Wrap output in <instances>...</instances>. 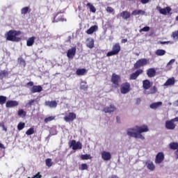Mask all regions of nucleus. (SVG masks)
Returning a JSON list of instances; mask_svg holds the SVG:
<instances>
[{
  "label": "nucleus",
  "instance_id": "obj_4",
  "mask_svg": "<svg viewBox=\"0 0 178 178\" xmlns=\"http://www.w3.org/2000/svg\"><path fill=\"white\" fill-rule=\"evenodd\" d=\"M174 122H178V117L170 120H167L165 122V129H167V130H175V129H176V124Z\"/></svg>",
  "mask_w": 178,
  "mask_h": 178
},
{
  "label": "nucleus",
  "instance_id": "obj_34",
  "mask_svg": "<svg viewBox=\"0 0 178 178\" xmlns=\"http://www.w3.org/2000/svg\"><path fill=\"white\" fill-rule=\"evenodd\" d=\"M81 159L82 161H88V159H92L91 154H82L81 155Z\"/></svg>",
  "mask_w": 178,
  "mask_h": 178
},
{
  "label": "nucleus",
  "instance_id": "obj_7",
  "mask_svg": "<svg viewBox=\"0 0 178 178\" xmlns=\"http://www.w3.org/2000/svg\"><path fill=\"white\" fill-rule=\"evenodd\" d=\"M122 81V79L120 78V76L113 74L111 76V83L113 84L114 88H118L119 83Z\"/></svg>",
  "mask_w": 178,
  "mask_h": 178
},
{
  "label": "nucleus",
  "instance_id": "obj_20",
  "mask_svg": "<svg viewBox=\"0 0 178 178\" xmlns=\"http://www.w3.org/2000/svg\"><path fill=\"white\" fill-rule=\"evenodd\" d=\"M147 75L148 77H155L156 76V70H155V68H149L147 70Z\"/></svg>",
  "mask_w": 178,
  "mask_h": 178
},
{
  "label": "nucleus",
  "instance_id": "obj_61",
  "mask_svg": "<svg viewBox=\"0 0 178 178\" xmlns=\"http://www.w3.org/2000/svg\"><path fill=\"white\" fill-rule=\"evenodd\" d=\"M176 156H177V159H178V149H177V151L175 152Z\"/></svg>",
  "mask_w": 178,
  "mask_h": 178
},
{
  "label": "nucleus",
  "instance_id": "obj_56",
  "mask_svg": "<svg viewBox=\"0 0 178 178\" xmlns=\"http://www.w3.org/2000/svg\"><path fill=\"white\" fill-rule=\"evenodd\" d=\"M34 177L35 178H42V175L40 174V172H38L35 175H34Z\"/></svg>",
  "mask_w": 178,
  "mask_h": 178
},
{
  "label": "nucleus",
  "instance_id": "obj_62",
  "mask_svg": "<svg viewBox=\"0 0 178 178\" xmlns=\"http://www.w3.org/2000/svg\"><path fill=\"white\" fill-rule=\"evenodd\" d=\"M0 148H3L5 149V146L3 145V144L0 143Z\"/></svg>",
  "mask_w": 178,
  "mask_h": 178
},
{
  "label": "nucleus",
  "instance_id": "obj_39",
  "mask_svg": "<svg viewBox=\"0 0 178 178\" xmlns=\"http://www.w3.org/2000/svg\"><path fill=\"white\" fill-rule=\"evenodd\" d=\"M6 99H8V98L6 96H0V105H3V104H6Z\"/></svg>",
  "mask_w": 178,
  "mask_h": 178
},
{
  "label": "nucleus",
  "instance_id": "obj_58",
  "mask_svg": "<svg viewBox=\"0 0 178 178\" xmlns=\"http://www.w3.org/2000/svg\"><path fill=\"white\" fill-rule=\"evenodd\" d=\"M116 120H117L118 123H120V117L117 116L116 117Z\"/></svg>",
  "mask_w": 178,
  "mask_h": 178
},
{
  "label": "nucleus",
  "instance_id": "obj_41",
  "mask_svg": "<svg viewBox=\"0 0 178 178\" xmlns=\"http://www.w3.org/2000/svg\"><path fill=\"white\" fill-rule=\"evenodd\" d=\"M26 126V124L24 122H20L17 125V129L18 130H23Z\"/></svg>",
  "mask_w": 178,
  "mask_h": 178
},
{
  "label": "nucleus",
  "instance_id": "obj_8",
  "mask_svg": "<svg viewBox=\"0 0 178 178\" xmlns=\"http://www.w3.org/2000/svg\"><path fill=\"white\" fill-rule=\"evenodd\" d=\"M121 94H127L130 92V83L128 82L124 83L120 87Z\"/></svg>",
  "mask_w": 178,
  "mask_h": 178
},
{
  "label": "nucleus",
  "instance_id": "obj_15",
  "mask_svg": "<svg viewBox=\"0 0 178 178\" xmlns=\"http://www.w3.org/2000/svg\"><path fill=\"white\" fill-rule=\"evenodd\" d=\"M60 13H57L56 16L54 17L52 23H58L59 22H66V19L63 17V15H60V17H58L59 16Z\"/></svg>",
  "mask_w": 178,
  "mask_h": 178
},
{
  "label": "nucleus",
  "instance_id": "obj_12",
  "mask_svg": "<svg viewBox=\"0 0 178 178\" xmlns=\"http://www.w3.org/2000/svg\"><path fill=\"white\" fill-rule=\"evenodd\" d=\"M165 159V154H163V152H159L156 155V159H155V163H162Z\"/></svg>",
  "mask_w": 178,
  "mask_h": 178
},
{
  "label": "nucleus",
  "instance_id": "obj_59",
  "mask_svg": "<svg viewBox=\"0 0 178 178\" xmlns=\"http://www.w3.org/2000/svg\"><path fill=\"white\" fill-rule=\"evenodd\" d=\"M121 42H122V44H124V43L127 42V39H122V40H121Z\"/></svg>",
  "mask_w": 178,
  "mask_h": 178
},
{
  "label": "nucleus",
  "instance_id": "obj_53",
  "mask_svg": "<svg viewBox=\"0 0 178 178\" xmlns=\"http://www.w3.org/2000/svg\"><path fill=\"white\" fill-rule=\"evenodd\" d=\"M139 15H141V16H144L145 15V11L143 10H138Z\"/></svg>",
  "mask_w": 178,
  "mask_h": 178
},
{
  "label": "nucleus",
  "instance_id": "obj_1",
  "mask_svg": "<svg viewBox=\"0 0 178 178\" xmlns=\"http://www.w3.org/2000/svg\"><path fill=\"white\" fill-rule=\"evenodd\" d=\"M136 131L135 128L128 129L127 131V136L129 137H134V138H140V140H145V138L141 134L142 133H147L149 129H148V126L142 125L141 127L136 126Z\"/></svg>",
  "mask_w": 178,
  "mask_h": 178
},
{
  "label": "nucleus",
  "instance_id": "obj_54",
  "mask_svg": "<svg viewBox=\"0 0 178 178\" xmlns=\"http://www.w3.org/2000/svg\"><path fill=\"white\" fill-rule=\"evenodd\" d=\"M26 86H28V87H33L34 86V82L30 81V82L26 83Z\"/></svg>",
  "mask_w": 178,
  "mask_h": 178
},
{
  "label": "nucleus",
  "instance_id": "obj_35",
  "mask_svg": "<svg viewBox=\"0 0 178 178\" xmlns=\"http://www.w3.org/2000/svg\"><path fill=\"white\" fill-rule=\"evenodd\" d=\"M18 116H20L22 118H26V115H27V113L24 111L23 109H20L17 112Z\"/></svg>",
  "mask_w": 178,
  "mask_h": 178
},
{
  "label": "nucleus",
  "instance_id": "obj_52",
  "mask_svg": "<svg viewBox=\"0 0 178 178\" xmlns=\"http://www.w3.org/2000/svg\"><path fill=\"white\" fill-rule=\"evenodd\" d=\"M160 44L164 45V44H173V42L171 41H165V42H160Z\"/></svg>",
  "mask_w": 178,
  "mask_h": 178
},
{
  "label": "nucleus",
  "instance_id": "obj_37",
  "mask_svg": "<svg viewBox=\"0 0 178 178\" xmlns=\"http://www.w3.org/2000/svg\"><path fill=\"white\" fill-rule=\"evenodd\" d=\"M45 164H46V166H48V168H51V166L54 165V162H52V159H47L45 160Z\"/></svg>",
  "mask_w": 178,
  "mask_h": 178
},
{
  "label": "nucleus",
  "instance_id": "obj_16",
  "mask_svg": "<svg viewBox=\"0 0 178 178\" xmlns=\"http://www.w3.org/2000/svg\"><path fill=\"white\" fill-rule=\"evenodd\" d=\"M19 105V102L15 100H8L6 104V108H13V106H17Z\"/></svg>",
  "mask_w": 178,
  "mask_h": 178
},
{
  "label": "nucleus",
  "instance_id": "obj_32",
  "mask_svg": "<svg viewBox=\"0 0 178 178\" xmlns=\"http://www.w3.org/2000/svg\"><path fill=\"white\" fill-rule=\"evenodd\" d=\"M155 54L157 55V56H163V55L166 54V51L163 49H157Z\"/></svg>",
  "mask_w": 178,
  "mask_h": 178
},
{
  "label": "nucleus",
  "instance_id": "obj_9",
  "mask_svg": "<svg viewBox=\"0 0 178 178\" xmlns=\"http://www.w3.org/2000/svg\"><path fill=\"white\" fill-rule=\"evenodd\" d=\"M143 73H144V70L142 69L137 70L135 72L130 74L129 80H137L138 76H140V74H143Z\"/></svg>",
  "mask_w": 178,
  "mask_h": 178
},
{
  "label": "nucleus",
  "instance_id": "obj_48",
  "mask_svg": "<svg viewBox=\"0 0 178 178\" xmlns=\"http://www.w3.org/2000/svg\"><path fill=\"white\" fill-rule=\"evenodd\" d=\"M35 102V100L31 99L29 101V102L26 104V106H32V105H34V103Z\"/></svg>",
  "mask_w": 178,
  "mask_h": 178
},
{
  "label": "nucleus",
  "instance_id": "obj_3",
  "mask_svg": "<svg viewBox=\"0 0 178 178\" xmlns=\"http://www.w3.org/2000/svg\"><path fill=\"white\" fill-rule=\"evenodd\" d=\"M120 52V44L115 43L113 45L112 51H108L106 54V56H114V55H118Z\"/></svg>",
  "mask_w": 178,
  "mask_h": 178
},
{
  "label": "nucleus",
  "instance_id": "obj_43",
  "mask_svg": "<svg viewBox=\"0 0 178 178\" xmlns=\"http://www.w3.org/2000/svg\"><path fill=\"white\" fill-rule=\"evenodd\" d=\"M52 120H55L54 116H49L44 118V123H48L49 122H52Z\"/></svg>",
  "mask_w": 178,
  "mask_h": 178
},
{
  "label": "nucleus",
  "instance_id": "obj_33",
  "mask_svg": "<svg viewBox=\"0 0 178 178\" xmlns=\"http://www.w3.org/2000/svg\"><path fill=\"white\" fill-rule=\"evenodd\" d=\"M169 147L170 149H173V150L178 149V143H175V142L170 143L169 145Z\"/></svg>",
  "mask_w": 178,
  "mask_h": 178
},
{
  "label": "nucleus",
  "instance_id": "obj_36",
  "mask_svg": "<svg viewBox=\"0 0 178 178\" xmlns=\"http://www.w3.org/2000/svg\"><path fill=\"white\" fill-rule=\"evenodd\" d=\"M80 88H81V90H83L84 91L88 90V85H87V82L82 81L81 83Z\"/></svg>",
  "mask_w": 178,
  "mask_h": 178
},
{
  "label": "nucleus",
  "instance_id": "obj_30",
  "mask_svg": "<svg viewBox=\"0 0 178 178\" xmlns=\"http://www.w3.org/2000/svg\"><path fill=\"white\" fill-rule=\"evenodd\" d=\"M159 106H162V102H155L150 104L151 109H157Z\"/></svg>",
  "mask_w": 178,
  "mask_h": 178
},
{
  "label": "nucleus",
  "instance_id": "obj_19",
  "mask_svg": "<svg viewBox=\"0 0 178 178\" xmlns=\"http://www.w3.org/2000/svg\"><path fill=\"white\" fill-rule=\"evenodd\" d=\"M44 105L49 108H56V106H58V103L56 101H47L44 102Z\"/></svg>",
  "mask_w": 178,
  "mask_h": 178
},
{
  "label": "nucleus",
  "instance_id": "obj_5",
  "mask_svg": "<svg viewBox=\"0 0 178 178\" xmlns=\"http://www.w3.org/2000/svg\"><path fill=\"white\" fill-rule=\"evenodd\" d=\"M148 59L147 58H140L136 61V63L134 65V69H140V67H143V66H145L148 65Z\"/></svg>",
  "mask_w": 178,
  "mask_h": 178
},
{
  "label": "nucleus",
  "instance_id": "obj_55",
  "mask_svg": "<svg viewBox=\"0 0 178 178\" xmlns=\"http://www.w3.org/2000/svg\"><path fill=\"white\" fill-rule=\"evenodd\" d=\"M140 2L143 5H145V3H148V2H149V0H140Z\"/></svg>",
  "mask_w": 178,
  "mask_h": 178
},
{
  "label": "nucleus",
  "instance_id": "obj_24",
  "mask_svg": "<svg viewBox=\"0 0 178 178\" xmlns=\"http://www.w3.org/2000/svg\"><path fill=\"white\" fill-rule=\"evenodd\" d=\"M35 41V36H32L29 38L26 41L27 47H33V45H34Z\"/></svg>",
  "mask_w": 178,
  "mask_h": 178
},
{
  "label": "nucleus",
  "instance_id": "obj_27",
  "mask_svg": "<svg viewBox=\"0 0 178 178\" xmlns=\"http://www.w3.org/2000/svg\"><path fill=\"white\" fill-rule=\"evenodd\" d=\"M98 30V26L94 25L92 26L89 29L86 31V33L88 34H93L94 32L97 31Z\"/></svg>",
  "mask_w": 178,
  "mask_h": 178
},
{
  "label": "nucleus",
  "instance_id": "obj_51",
  "mask_svg": "<svg viewBox=\"0 0 178 178\" xmlns=\"http://www.w3.org/2000/svg\"><path fill=\"white\" fill-rule=\"evenodd\" d=\"M131 15L133 16L138 15H139L138 10H134V11H132Z\"/></svg>",
  "mask_w": 178,
  "mask_h": 178
},
{
  "label": "nucleus",
  "instance_id": "obj_63",
  "mask_svg": "<svg viewBox=\"0 0 178 178\" xmlns=\"http://www.w3.org/2000/svg\"><path fill=\"white\" fill-rule=\"evenodd\" d=\"M68 39H69V40H71V39H72V36H69V37H68Z\"/></svg>",
  "mask_w": 178,
  "mask_h": 178
},
{
  "label": "nucleus",
  "instance_id": "obj_49",
  "mask_svg": "<svg viewBox=\"0 0 178 178\" xmlns=\"http://www.w3.org/2000/svg\"><path fill=\"white\" fill-rule=\"evenodd\" d=\"M113 8L112 7H107L106 8V12H108V13H113Z\"/></svg>",
  "mask_w": 178,
  "mask_h": 178
},
{
  "label": "nucleus",
  "instance_id": "obj_38",
  "mask_svg": "<svg viewBox=\"0 0 178 178\" xmlns=\"http://www.w3.org/2000/svg\"><path fill=\"white\" fill-rule=\"evenodd\" d=\"M18 62L21 66H23V67H26V60L23 59V58L19 57L18 58Z\"/></svg>",
  "mask_w": 178,
  "mask_h": 178
},
{
  "label": "nucleus",
  "instance_id": "obj_17",
  "mask_svg": "<svg viewBox=\"0 0 178 178\" xmlns=\"http://www.w3.org/2000/svg\"><path fill=\"white\" fill-rule=\"evenodd\" d=\"M86 47L88 48H90V49H92V48H94L95 44H94V39L93 38H88L86 39Z\"/></svg>",
  "mask_w": 178,
  "mask_h": 178
},
{
  "label": "nucleus",
  "instance_id": "obj_21",
  "mask_svg": "<svg viewBox=\"0 0 178 178\" xmlns=\"http://www.w3.org/2000/svg\"><path fill=\"white\" fill-rule=\"evenodd\" d=\"M172 8L170 6H167L165 8H159V13L161 15H166L168 13H170Z\"/></svg>",
  "mask_w": 178,
  "mask_h": 178
},
{
  "label": "nucleus",
  "instance_id": "obj_40",
  "mask_svg": "<svg viewBox=\"0 0 178 178\" xmlns=\"http://www.w3.org/2000/svg\"><path fill=\"white\" fill-rule=\"evenodd\" d=\"M26 136H31L32 134H34V128L31 127L29 128L26 131Z\"/></svg>",
  "mask_w": 178,
  "mask_h": 178
},
{
  "label": "nucleus",
  "instance_id": "obj_28",
  "mask_svg": "<svg viewBox=\"0 0 178 178\" xmlns=\"http://www.w3.org/2000/svg\"><path fill=\"white\" fill-rule=\"evenodd\" d=\"M86 73L87 70H86L85 68L78 69L76 71V74H77V76H84V74H86Z\"/></svg>",
  "mask_w": 178,
  "mask_h": 178
},
{
  "label": "nucleus",
  "instance_id": "obj_23",
  "mask_svg": "<svg viewBox=\"0 0 178 178\" xmlns=\"http://www.w3.org/2000/svg\"><path fill=\"white\" fill-rule=\"evenodd\" d=\"M120 16L124 20H127V19H130V16H131V15L130 14V13H129V11H122L120 13Z\"/></svg>",
  "mask_w": 178,
  "mask_h": 178
},
{
  "label": "nucleus",
  "instance_id": "obj_50",
  "mask_svg": "<svg viewBox=\"0 0 178 178\" xmlns=\"http://www.w3.org/2000/svg\"><path fill=\"white\" fill-rule=\"evenodd\" d=\"M172 37L178 40V33L177 31L172 32Z\"/></svg>",
  "mask_w": 178,
  "mask_h": 178
},
{
  "label": "nucleus",
  "instance_id": "obj_47",
  "mask_svg": "<svg viewBox=\"0 0 178 178\" xmlns=\"http://www.w3.org/2000/svg\"><path fill=\"white\" fill-rule=\"evenodd\" d=\"M29 7H24L23 8H22L21 10V13L22 15H26L27 13V12H29Z\"/></svg>",
  "mask_w": 178,
  "mask_h": 178
},
{
  "label": "nucleus",
  "instance_id": "obj_46",
  "mask_svg": "<svg viewBox=\"0 0 178 178\" xmlns=\"http://www.w3.org/2000/svg\"><path fill=\"white\" fill-rule=\"evenodd\" d=\"M81 167L79 168L80 170H87L88 169V165L87 163H82Z\"/></svg>",
  "mask_w": 178,
  "mask_h": 178
},
{
  "label": "nucleus",
  "instance_id": "obj_29",
  "mask_svg": "<svg viewBox=\"0 0 178 178\" xmlns=\"http://www.w3.org/2000/svg\"><path fill=\"white\" fill-rule=\"evenodd\" d=\"M175 81V77L169 78L166 82L164 83L165 86H174Z\"/></svg>",
  "mask_w": 178,
  "mask_h": 178
},
{
  "label": "nucleus",
  "instance_id": "obj_42",
  "mask_svg": "<svg viewBox=\"0 0 178 178\" xmlns=\"http://www.w3.org/2000/svg\"><path fill=\"white\" fill-rule=\"evenodd\" d=\"M158 91V88H156V86H153L149 92H147V94H155Z\"/></svg>",
  "mask_w": 178,
  "mask_h": 178
},
{
  "label": "nucleus",
  "instance_id": "obj_6",
  "mask_svg": "<svg viewBox=\"0 0 178 178\" xmlns=\"http://www.w3.org/2000/svg\"><path fill=\"white\" fill-rule=\"evenodd\" d=\"M70 148H72L74 151L76 149H81L83 148V144L80 141L76 142L75 140H72L68 143Z\"/></svg>",
  "mask_w": 178,
  "mask_h": 178
},
{
  "label": "nucleus",
  "instance_id": "obj_14",
  "mask_svg": "<svg viewBox=\"0 0 178 178\" xmlns=\"http://www.w3.org/2000/svg\"><path fill=\"white\" fill-rule=\"evenodd\" d=\"M102 158L103 161H111L112 159V154H111V152L103 151L102 152Z\"/></svg>",
  "mask_w": 178,
  "mask_h": 178
},
{
  "label": "nucleus",
  "instance_id": "obj_18",
  "mask_svg": "<svg viewBox=\"0 0 178 178\" xmlns=\"http://www.w3.org/2000/svg\"><path fill=\"white\" fill-rule=\"evenodd\" d=\"M42 91V86H33L31 88V92L32 94H35V92H41Z\"/></svg>",
  "mask_w": 178,
  "mask_h": 178
},
{
  "label": "nucleus",
  "instance_id": "obj_26",
  "mask_svg": "<svg viewBox=\"0 0 178 178\" xmlns=\"http://www.w3.org/2000/svg\"><path fill=\"white\" fill-rule=\"evenodd\" d=\"M8 76H9V72L6 70L0 71V80H3Z\"/></svg>",
  "mask_w": 178,
  "mask_h": 178
},
{
  "label": "nucleus",
  "instance_id": "obj_64",
  "mask_svg": "<svg viewBox=\"0 0 178 178\" xmlns=\"http://www.w3.org/2000/svg\"><path fill=\"white\" fill-rule=\"evenodd\" d=\"M176 103L177 104V106H178V99L176 101Z\"/></svg>",
  "mask_w": 178,
  "mask_h": 178
},
{
  "label": "nucleus",
  "instance_id": "obj_31",
  "mask_svg": "<svg viewBox=\"0 0 178 178\" xmlns=\"http://www.w3.org/2000/svg\"><path fill=\"white\" fill-rule=\"evenodd\" d=\"M86 6H88L90 8V12H92V13H95L97 12V8H95V6L91 4V3H88Z\"/></svg>",
  "mask_w": 178,
  "mask_h": 178
},
{
  "label": "nucleus",
  "instance_id": "obj_2",
  "mask_svg": "<svg viewBox=\"0 0 178 178\" xmlns=\"http://www.w3.org/2000/svg\"><path fill=\"white\" fill-rule=\"evenodd\" d=\"M21 34L22 31H20L10 30L6 35V40L13 42H19L22 40V38L17 37V35H20Z\"/></svg>",
  "mask_w": 178,
  "mask_h": 178
},
{
  "label": "nucleus",
  "instance_id": "obj_13",
  "mask_svg": "<svg viewBox=\"0 0 178 178\" xmlns=\"http://www.w3.org/2000/svg\"><path fill=\"white\" fill-rule=\"evenodd\" d=\"M76 47H72L67 50V56L69 59H73L76 56Z\"/></svg>",
  "mask_w": 178,
  "mask_h": 178
},
{
  "label": "nucleus",
  "instance_id": "obj_57",
  "mask_svg": "<svg viewBox=\"0 0 178 178\" xmlns=\"http://www.w3.org/2000/svg\"><path fill=\"white\" fill-rule=\"evenodd\" d=\"M128 2H132V3H136L137 0H126Z\"/></svg>",
  "mask_w": 178,
  "mask_h": 178
},
{
  "label": "nucleus",
  "instance_id": "obj_60",
  "mask_svg": "<svg viewBox=\"0 0 178 178\" xmlns=\"http://www.w3.org/2000/svg\"><path fill=\"white\" fill-rule=\"evenodd\" d=\"M140 102H141V99L140 98H138L136 99V104H140Z\"/></svg>",
  "mask_w": 178,
  "mask_h": 178
},
{
  "label": "nucleus",
  "instance_id": "obj_45",
  "mask_svg": "<svg viewBox=\"0 0 178 178\" xmlns=\"http://www.w3.org/2000/svg\"><path fill=\"white\" fill-rule=\"evenodd\" d=\"M149 30H151L149 26H145L143 29H140L139 32L140 33H143V32L147 33V32L149 31Z\"/></svg>",
  "mask_w": 178,
  "mask_h": 178
},
{
  "label": "nucleus",
  "instance_id": "obj_25",
  "mask_svg": "<svg viewBox=\"0 0 178 178\" xmlns=\"http://www.w3.org/2000/svg\"><path fill=\"white\" fill-rule=\"evenodd\" d=\"M146 166L149 170H155V165H154V163L151 161L146 162Z\"/></svg>",
  "mask_w": 178,
  "mask_h": 178
},
{
  "label": "nucleus",
  "instance_id": "obj_11",
  "mask_svg": "<svg viewBox=\"0 0 178 178\" xmlns=\"http://www.w3.org/2000/svg\"><path fill=\"white\" fill-rule=\"evenodd\" d=\"M77 118L76 113H69L67 115L64 117L65 122H73Z\"/></svg>",
  "mask_w": 178,
  "mask_h": 178
},
{
  "label": "nucleus",
  "instance_id": "obj_44",
  "mask_svg": "<svg viewBox=\"0 0 178 178\" xmlns=\"http://www.w3.org/2000/svg\"><path fill=\"white\" fill-rule=\"evenodd\" d=\"M176 60L172 59L167 63V67H168V70H170L172 69L171 65L174 64Z\"/></svg>",
  "mask_w": 178,
  "mask_h": 178
},
{
  "label": "nucleus",
  "instance_id": "obj_10",
  "mask_svg": "<svg viewBox=\"0 0 178 178\" xmlns=\"http://www.w3.org/2000/svg\"><path fill=\"white\" fill-rule=\"evenodd\" d=\"M115 111H116V106L113 104H110L109 106L104 107L102 112H104V113H113Z\"/></svg>",
  "mask_w": 178,
  "mask_h": 178
},
{
  "label": "nucleus",
  "instance_id": "obj_22",
  "mask_svg": "<svg viewBox=\"0 0 178 178\" xmlns=\"http://www.w3.org/2000/svg\"><path fill=\"white\" fill-rule=\"evenodd\" d=\"M143 88L144 90H148L151 88V82L148 79H145L143 81Z\"/></svg>",
  "mask_w": 178,
  "mask_h": 178
}]
</instances>
